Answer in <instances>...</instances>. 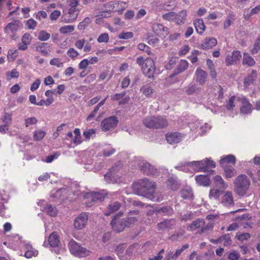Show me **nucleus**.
<instances>
[{
	"mask_svg": "<svg viewBox=\"0 0 260 260\" xmlns=\"http://www.w3.org/2000/svg\"><path fill=\"white\" fill-rule=\"evenodd\" d=\"M156 185L154 182L147 178H144L134 185L135 193L139 196L147 198L153 202H159L161 198L154 194Z\"/></svg>",
	"mask_w": 260,
	"mask_h": 260,
	"instance_id": "nucleus-1",
	"label": "nucleus"
},
{
	"mask_svg": "<svg viewBox=\"0 0 260 260\" xmlns=\"http://www.w3.org/2000/svg\"><path fill=\"white\" fill-rule=\"evenodd\" d=\"M234 185V191L238 196L242 197L246 194L250 185V181L246 175L241 174L236 178Z\"/></svg>",
	"mask_w": 260,
	"mask_h": 260,
	"instance_id": "nucleus-2",
	"label": "nucleus"
},
{
	"mask_svg": "<svg viewBox=\"0 0 260 260\" xmlns=\"http://www.w3.org/2000/svg\"><path fill=\"white\" fill-rule=\"evenodd\" d=\"M145 126L150 128H162L168 126L167 120L162 117H149L143 120Z\"/></svg>",
	"mask_w": 260,
	"mask_h": 260,
	"instance_id": "nucleus-3",
	"label": "nucleus"
},
{
	"mask_svg": "<svg viewBox=\"0 0 260 260\" xmlns=\"http://www.w3.org/2000/svg\"><path fill=\"white\" fill-rule=\"evenodd\" d=\"M118 118L116 116H112L105 118L101 123V128L104 132L112 131L117 126Z\"/></svg>",
	"mask_w": 260,
	"mask_h": 260,
	"instance_id": "nucleus-4",
	"label": "nucleus"
},
{
	"mask_svg": "<svg viewBox=\"0 0 260 260\" xmlns=\"http://www.w3.org/2000/svg\"><path fill=\"white\" fill-rule=\"evenodd\" d=\"M142 71L143 74L148 78H154V73L156 71L155 63L151 58H147L145 60L144 65H143Z\"/></svg>",
	"mask_w": 260,
	"mask_h": 260,
	"instance_id": "nucleus-5",
	"label": "nucleus"
},
{
	"mask_svg": "<svg viewBox=\"0 0 260 260\" xmlns=\"http://www.w3.org/2000/svg\"><path fill=\"white\" fill-rule=\"evenodd\" d=\"M188 165L195 167L196 168L194 169V170L197 171L206 172L207 171V167H215L214 162L212 160L208 159H207L205 160L192 161L188 163Z\"/></svg>",
	"mask_w": 260,
	"mask_h": 260,
	"instance_id": "nucleus-6",
	"label": "nucleus"
},
{
	"mask_svg": "<svg viewBox=\"0 0 260 260\" xmlns=\"http://www.w3.org/2000/svg\"><path fill=\"white\" fill-rule=\"evenodd\" d=\"M138 166L140 170L147 175H155L158 173L157 169L147 162L142 161Z\"/></svg>",
	"mask_w": 260,
	"mask_h": 260,
	"instance_id": "nucleus-7",
	"label": "nucleus"
},
{
	"mask_svg": "<svg viewBox=\"0 0 260 260\" xmlns=\"http://www.w3.org/2000/svg\"><path fill=\"white\" fill-rule=\"evenodd\" d=\"M87 214L85 212L81 213L75 219L74 223L75 228L77 230H82L84 229L87 223Z\"/></svg>",
	"mask_w": 260,
	"mask_h": 260,
	"instance_id": "nucleus-8",
	"label": "nucleus"
},
{
	"mask_svg": "<svg viewBox=\"0 0 260 260\" xmlns=\"http://www.w3.org/2000/svg\"><path fill=\"white\" fill-rule=\"evenodd\" d=\"M110 224L113 230L117 233L123 231L126 227H127L124 219H116V216H114Z\"/></svg>",
	"mask_w": 260,
	"mask_h": 260,
	"instance_id": "nucleus-9",
	"label": "nucleus"
},
{
	"mask_svg": "<svg viewBox=\"0 0 260 260\" xmlns=\"http://www.w3.org/2000/svg\"><path fill=\"white\" fill-rule=\"evenodd\" d=\"M241 58V54L239 51H234L232 54L228 55L225 58V63L227 66H231L233 64H237Z\"/></svg>",
	"mask_w": 260,
	"mask_h": 260,
	"instance_id": "nucleus-10",
	"label": "nucleus"
},
{
	"mask_svg": "<svg viewBox=\"0 0 260 260\" xmlns=\"http://www.w3.org/2000/svg\"><path fill=\"white\" fill-rule=\"evenodd\" d=\"M139 215V211L137 210L129 211L128 213L127 218H124L127 226L130 227L134 224L137 221Z\"/></svg>",
	"mask_w": 260,
	"mask_h": 260,
	"instance_id": "nucleus-11",
	"label": "nucleus"
},
{
	"mask_svg": "<svg viewBox=\"0 0 260 260\" xmlns=\"http://www.w3.org/2000/svg\"><path fill=\"white\" fill-rule=\"evenodd\" d=\"M221 204L222 206L227 207L234 206V198L231 191H228L225 192L222 197Z\"/></svg>",
	"mask_w": 260,
	"mask_h": 260,
	"instance_id": "nucleus-12",
	"label": "nucleus"
},
{
	"mask_svg": "<svg viewBox=\"0 0 260 260\" xmlns=\"http://www.w3.org/2000/svg\"><path fill=\"white\" fill-rule=\"evenodd\" d=\"M175 224V220L173 219H165L157 224V229L159 231H165L172 229Z\"/></svg>",
	"mask_w": 260,
	"mask_h": 260,
	"instance_id": "nucleus-13",
	"label": "nucleus"
},
{
	"mask_svg": "<svg viewBox=\"0 0 260 260\" xmlns=\"http://www.w3.org/2000/svg\"><path fill=\"white\" fill-rule=\"evenodd\" d=\"M152 29L156 35L163 38H165L169 34L168 28L161 24H153Z\"/></svg>",
	"mask_w": 260,
	"mask_h": 260,
	"instance_id": "nucleus-14",
	"label": "nucleus"
},
{
	"mask_svg": "<svg viewBox=\"0 0 260 260\" xmlns=\"http://www.w3.org/2000/svg\"><path fill=\"white\" fill-rule=\"evenodd\" d=\"M167 187L173 191H177L180 186V182L176 177H169L166 182Z\"/></svg>",
	"mask_w": 260,
	"mask_h": 260,
	"instance_id": "nucleus-15",
	"label": "nucleus"
},
{
	"mask_svg": "<svg viewBox=\"0 0 260 260\" xmlns=\"http://www.w3.org/2000/svg\"><path fill=\"white\" fill-rule=\"evenodd\" d=\"M181 197L187 200H193L194 199V195L192 188L188 186H186L182 188L180 191Z\"/></svg>",
	"mask_w": 260,
	"mask_h": 260,
	"instance_id": "nucleus-16",
	"label": "nucleus"
},
{
	"mask_svg": "<svg viewBox=\"0 0 260 260\" xmlns=\"http://www.w3.org/2000/svg\"><path fill=\"white\" fill-rule=\"evenodd\" d=\"M238 101H240L242 104V106L240 108V113L243 114L250 113L252 105L248 101L245 97L239 98Z\"/></svg>",
	"mask_w": 260,
	"mask_h": 260,
	"instance_id": "nucleus-17",
	"label": "nucleus"
},
{
	"mask_svg": "<svg viewBox=\"0 0 260 260\" xmlns=\"http://www.w3.org/2000/svg\"><path fill=\"white\" fill-rule=\"evenodd\" d=\"M182 136L180 133L175 132L168 133L166 135V140L167 142L170 144H174L179 143Z\"/></svg>",
	"mask_w": 260,
	"mask_h": 260,
	"instance_id": "nucleus-18",
	"label": "nucleus"
},
{
	"mask_svg": "<svg viewBox=\"0 0 260 260\" xmlns=\"http://www.w3.org/2000/svg\"><path fill=\"white\" fill-rule=\"evenodd\" d=\"M196 82L200 85H203L206 81L207 74V73L201 69L198 68L196 71Z\"/></svg>",
	"mask_w": 260,
	"mask_h": 260,
	"instance_id": "nucleus-19",
	"label": "nucleus"
},
{
	"mask_svg": "<svg viewBox=\"0 0 260 260\" xmlns=\"http://www.w3.org/2000/svg\"><path fill=\"white\" fill-rule=\"evenodd\" d=\"M122 164L120 161H117L116 162L114 166H113L112 168H111L109 170V172H107L105 175L104 178L106 179V180L108 182H112L111 177H112L113 175V173H115L117 172V170L118 169V168H122Z\"/></svg>",
	"mask_w": 260,
	"mask_h": 260,
	"instance_id": "nucleus-20",
	"label": "nucleus"
},
{
	"mask_svg": "<svg viewBox=\"0 0 260 260\" xmlns=\"http://www.w3.org/2000/svg\"><path fill=\"white\" fill-rule=\"evenodd\" d=\"M217 45V40L214 38H208L204 40L201 46L203 49H209Z\"/></svg>",
	"mask_w": 260,
	"mask_h": 260,
	"instance_id": "nucleus-21",
	"label": "nucleus"
},
{
	"mask_svg": "<svg viewBox=\"0 0 260 260\" xmlns=\"http://www.w3.org/2000/svg\"><path fill=\"white\" fill-rule=\"evenodd\" d=\"M188 67V63L186 60H181L174 73L170 76L173 77L178 74L183 72Z\"/></svg>",
	"mask_w": 260,
	"mask_h": 260,
	"instance_id": "nucleus-22",
	"label": "nucleus"
},
{
	"mask_svg": "<svg viewBox=\"0 0 260 260\" xmlns=\"http://www.w3.org/2000/svg\"><path fill=\"white\" fill-rule=\"evenodd\" d=\"M213 179L214 181L215 186L216 188L221 190L226 189L228 188V184L224 182V181L221 177V176L217 175L214 177Z\"/></svg>",
	"mask_w": 260,
	"mask_h": 260,
	"instance_id": "nucleus-23",
	"label": "nucleus"
},
{
	"mask_svg": "<svg viewBox=\"0 0 260 260\" xmlns=\"http://www.w3.org/2000/svg\"><path fill=\"white\" fill-rule=\"evenodd\" d=\"M121 206V204L118 202H115L109 204L107 208V211L105 213V215L109 216L111 214L118 210Z\"/></svg>",
	"mask_w": 260,
	"mask_h": 260,
	"instance_id": "nucleus-24",
	"label": "nucleus"
},
{
	"mask_svg": "<svg viewBox=\"0 0 260 260\" xmlns=\"http://www.w3.org/2000/svg\"><path fill=\"white\" fill-rule=\"evenodd\" d=\"M196 180L199 185L208 186L210 185V178L208 176L199 175L196 176Z\"/></svg>",
	"mask_w": 260,
	"mask_h": 260,
	"instance_id": "nucleus-25",
	"label": "nucleus"
},
{
	"mask_svg": "<svg viewBox=\"0 0 260 260\" xmlns=\"http://www.w3.org/2000/svg\"><path fill=\"white\" fill-rule=\"evenodd\" d=\"M223 190H221L218 188H215L213 187L210 189L209 198L210 200H218L221 194L223 193Z\"/></svg>",
	"mask_w": 260,
	"mask_h": 260,
	"instance_id": "nucleus-26",
	"label": "nucleus"
},
{
	"mask_svg": "<svg viewBox=\"0 0 260 260\" xmlns=\"http://www.w3.org/2000/svg\"><path fill=\"white\" fill-rule=\"evenodd\" d=\"M194 25L197 32L198 34H202L205 30V25L202 19H197L194 21Z\"/></svg>",
	"mask_w": 260,
	"mask_h": 260,
	"instance_id": "nucleus-27",
	"label": "nucleus"
},
{
	"mask_svg": "<svg viewBox=\"0 0 260 260\" xmlns=\"http://www.w3.org/2000/svg\"><path fill=\"white\" fill-rule=\"evenodd\" d=\"M204 221L201 219H198L193 221L188 227L187 230L193 231L204 225Z\"/></svg>",
	"mask_w": 260,
	"mask_h": 260,
	"instance_id": "nucleus-28",
	"label": "nucleus"
},
{
	"mask_svg": "<svg viewBox=\"0 0 260 260\" xmlns=\"http://www.w3.org/2000/svg\"><path fill=\"white\" fill-rule=\"evenodd\" d=\"M48 241L51 247L57 246L59 243V240L57 234L55 232L52 233L49 237Z\"/></svg>",
	"mask_w": 260,
	"mask_h": 260,
	"instance_id": "nucleus-29",
	"label": "nucleus"
},
{
	"mask_svg": "<svg viewBox=\"0 0 260 260\" xmlns=\"http://www.w3.org/2000/svg\"><path fill=\"white\" fill-rule=\"evenodd\" d=\"M186 11L183 10L180 11L179 13H176V17L175 18V22L177 24L184 23L186 19Z\"/></svg>",
	"mask_w": 260,
	"mask_h": 260,
	"instance_id": "nucleus-30",
	"label": "nucleus"
},
{
	"mask_svg": "<svg viewBox=\"0 0 260 260\" xmlns=\"http://www.w3.org/2000/svg\"><path fill=\"white\" fill-rule=\"evenodd\" d=\"M256 72L254 70H253L251 74L244 79V83L245 86L247 87L252 83L254 80L256 79Z\"/></svg>",
	"mask_w": 260,
	"mask_h": 260,
	"instance_id": "nucleus-31",
	"label": "nucleus"
},
{
	"mask_svg": "<svg viewBox=\"0 0 260 260\" xmlns=\"http://www.w3.org/2000/svg\"><path fill=\"white\" fill-rule=\"evenodd\" d=\"M142 93L146 96H150L154 91L153 89L148 84L143 85L140 89Z\"/></svg>",
	"mask_w": 260,
	"mask_h": 260,
	"instance_id": "nucleus-32",
	"label": "nucleus"
},
{
	"mask_svg": "<svg viewBox=\"0 0 260 260\" xmlns=\"http://www.w3.org/2000/svg\"><path fill=\"white\" fill-rule=\"evenodd\" d=\"M69 249L71 252L74 255H76L80 245H79L76 242L74 241H71L69 243Z\"/></svg>",
	"mask_w": 260,
	"mask_h": 260,
	"instance_id": "nucleus-33",
	"label": "nucleus"
},
{
	"mask_svg": "<svg viewBox=\"0 0 260 260\" xmlns=\"http://www.w3.org/2000/svg\"><path fill=\"white\" fill-rule=\"evenodd\" d=\"M49 47V45L46 43H40L36 47L37 50L40 52H41L44 55H47L48 51L46 50V48Z\"/></svg>",
	"mask_w": 260,
	"mask_h": 260,
	"instance_id": "nucleus-34",
	"label": "nucleus"
},
{
	"mask_svg": "<svg viewBox=\"0 0 260 260\" xmlns=\"http://www.w3.org/2000/svg\"><path fill=\"white\" fill-rule=\"evenodd\" d=\"M107 194H103L100 192H95L91 197L90 200L93 202L98 201H102L105 199Z\"/></svg>",
	"mask_w": 260,
	"mask_h": 260,
	"instance_id": "nucleus-35",
	"label": "nucleus"
},
{
	"mask_svg": "<svg viewBox=\"0 0 260 260\" xmlns=\"http://www.w3.org/2000/svg\"><path fill=\"white\" fill-rule=\"evenodd\" d=\"M236 158L233 155H229L220 160V164L223 165L224 163H229L234 164L235 163Z\"/></svg>",
	"mask_w": 260,
	"mask_h": 260,
	"instance_id": "nucleus-36",
	"label": "nucleus"
},
{
	"mask_svg": "<svg viewBox=\"0 0 260 260\" xmlns=\"http://www.w3.org/2000/svg\"><path fill=\"white\" fill-rule=\"evenodd\" d=\"M46 212L51 216L54 217L57 215L58 211L56 207L49 205L45 207Z\"/></svg>",
	"mask_w": 260,
	"mask_h": 260,
	"instance_id": "nucleus-37",
	"label": "nucleus"
},
{
	"mask_svg": "<svg viewBox=\"0 0 260 260\" xmlns=\"http://www.w3.org/2000/svg\"><path fill=\"white\" fill-rule=\"evenodd\" d=\"M91 20L89 17H86L84 20L79 23L78 25L79 30H83L91 23Z\"/></svg>",
	"mask_w": 260,
	"mask_h": 260,
	"instance_id": "nucleus-38",
	"label": "nucleus"
},
{
	"mask_svg": "<svg viewBox=\"0 0 260 260\" xmlns=\"http://www.w3.org/2000/svg\"><path fill=\"white\" fill-rule=\"evenodd\" d=\"M162 17L163 19L165 20H167L169 21H175V18L176 17V13L173 11L169 12L162 15Z\"/></svg>",
	"mask_w": 260,
	"mask_h": 260,
	"instance_id": "nucleus-39",
	"label": "nucleus"
},
{
	"mask_svg": "<svg viewBox=\"0 0 260 260\" xmlns=\"http://www.w3.org/2000/svg\"><path fill=\"white\" fill-rule=\"evenodd\" d=\"M243 64H247L248 66H252L255 64V61L251 56L247 54H244Z\"/></svg>",
	"mask_w": 260,
	"mask_h": 260,
	"instance_id": "nucleus-40",
	"label": "nucleus"
},
{
	"mask_svg": "<svg viewBox=\"0 0 260 260\" xmlns=\"http://www.w3.org/2000/svg\"><path fill=\"white\" fill-rule=\"evenodd\" d=\"M184 234V230H182L179 232H177L172 235L170 237V239H171L172 241H180L183 239Z\"/></svg>",
	"mask_w": 260,
	"mask_h": 260,
	"instance_id": "nucleus-41",
	"label": "nucleus"
},
{
	"mask_svg": "<svg viewBox=\"0 0 260 260\" xmlns=\"http://www.w3.org/2000/svg\"><path fill=\"white\" fill-rule=\"evenodd\" d=\"M90 252V251L86 248L80 246L75 255L79 257H84L89 255Z\"/></svg>",
	"mask_w": 260,
	"mask_h": 260,
	"instance_id": "nucleus-42",
	"label": "nucleus"
},
{
	"mask_svg": "<svg viewBox=\"0 0 260 260\" xmlns=\"http://www.w3.org/2000/svg\"><path fill=\"white\" fill-rule=\"evenodd\" d=\"M234 20V15H231L229 16L223 22V28L224 29H228L231 26V25L232 24Z\"/></svg>",
	"mask_w": 260,
	"mask_h": 260,
	"instance_id": "nucleus-43",
	"label": "nucleus"
},
{
	"mask_svg": "<svg viewBox=\"0 0 260 260\" xmlns=\"http://www.w3.org/2000/svg\"><path fill=\"white\" fill-rule=\"evenodd\" d=\"M221 241H223L224 246H230L232 244L231 236L229 234H225L221 236Z\"/></svg>",
	"mask_w": 260,
	"mask_h": 260,
	"instance_id": "nucleus-44",
	"label": "nucleus"
},
{
	"mask_svg": "<svg viewBox=\"0 0 260 260\" xmlns=\"http://www.w3.org/2000/svg\"><path fill=\"white\" fill-rule=\"evenodd\" d=\"M50 37V35L45 30L40 31L38 36V39L41 41L48 40Z\"/></svg>",
	"mask_w": 260,
	"mask_h": 260,
	"instance_id": "nucleus-45",
	"label": "nucleus"
},
{
	"mask_svg": "<svg viewBox=\"0 0 260 260\" xmlns=\"http://www.w3.org/2000/svg\"><path fill=\"white\" fill-rule=\"evenodd\" d=\"M188 247H189V245L187 244H186L183 245L180 249L177 250L176 251L175 253L173 255H172V259H177L178 258V257L181 254L183 250L187 249Z\"/></svg>",
	"mask_w": 260,
	"mask_h": 260,
	"instance_id": "nucleus-46",
	"label": "nucleus"
},
{
	"mask_svg": "<svg viewBox=\"0 0 260 260\" xmlns=\"http://www.w3.org/2000/svg\"><path fill=\"white\" fill-rule=\"evenodd\" d=\"M2 120L4 124L9 125L12 122V114L8 113H5Z\"/></svg>",
	"mask_w": 260,
	"mask_h": 260,
	"instance_id": "nucleus-47",
	"label": "nucleus"
},
{
	"mask_svg": "<svg viewBox=\"0 0 260 260\" xmlns=\"http://www.w3.org/2000/svg\"><path fill=\"white\" fill-rule=\"evenodd\" d=\"M133 37V33L132 32H121L118 35V38L120 39H129Z\"/></svg>",
	"mask_w": 260,
	"mask_h": 260,
	"instance_id": "nucleus-48",
	"label": "nucleus"
},
{
	"mask_svg": "<svg viewBox=\"0 0 260 260\" xmlns=\"http://www.w3.org/2000/svg\"><path fill=\"white\" fill-rule=\"evenodd\" d=\"M74 29V27L73 25L64 26L60 28V32L61 34H67L72 32Z\"/></svg>",
	"mask_w": 260,
	"mask_h": 260,
	"instance_id": "nucleus-49",
	"label": "nucleus"
},
{
	"mask_svg": "<svg viewBox=\"0 0 260 260\" xmlns=\"http://www.w3.org/2000/svg\"><path fill=\"white\" fill-rule=\"evenodd\" d=\"M260 49V36L255 40L253 47L251 49L252 53H257Z\"/></svg>",
	"mask_w": 260,
	"mask_h": 260,
	"instance_id": "nucleus-50",
	"label": "nucleus"
},
{
	"mask_svg": "<svg viewBox=\"0 0 260 260\" xmlns=\"http://www.w3.org/2000/svg\"><path fill=\"white\" fill-rule=\"evenodd\" d=\"M45 134V132L43 131H35L34 135V139L36 141H39L44 137Z\"/></svg>",
	"mask_w": 260,
	"mask_h": 260,
	"instance_id": "nucleus-51",
	"label": "nucleus"
},
{
	"mask_svg": "<svg viewBox=\"0 0 260 260\" xmlns=\"http://www.w3.org/2000/svg\"><path fill=\"white\" fill-rule=\"evenodd\" d=\"M109 40V35L107 33L102 34L98 38L99 43H107Z\"/></svg>",
	"mask_w": 260,
	"mask_h": 260,
	"instance_id": "nucleus-52",
	"label": "nucleus"
},
{
	"mask_svg": "<svg viewBox=\"0 0 260 260\" xmlns=\"http://www.w3.org/2000/svg\"><path fill=\"white\" fill-rule=\"evenodd\" d=\"M197 88L196 87V85L194 84H189V86L187 87V88L185 90V93L187 94L190 95L193 94L196 92L197 90Z\"/></svg>",
	"mask_w": 260,
	"mask_h": 260,
	"instance_id": "nucleus-53",
	"label": "nucleus"
},
{
	"mask_svg": "<svg viewBox=\"0 0 260 260\" xmlns=\"http://www.w3.org/2000/svg\"><path fill=\"white\" fill-rule=\"evenodd\" d=\"M236 237L241 241L244 240H247L250 238V235L249 233H243L242 234H237Z\"/></svg>",
	"mask_w": 260,
	"mask_h": 260,
	"instance_id": "nucleus-54",
	"label": "nucleus"
},
{
	"mask_svg": "<svg viewBox=\"0 0 260 260\" xmlns=\"http://www.w3.org/2000/svg\"><path fill=\"white\" fill-rule=\"evenodd\" d=\"M50 63L52 66H56L58 68H61L63 66V63L60 61L59 59L57 58H54L50 61Z\"/></svg>",
	"mask_w": 260,
	"mask_h": 260,
	"instance_id": "nucleus-55",
	"label": "nucleus"
},
{
	"mask_svg": "<svg viewBox=\"0 0 260 260\" xmlns=\"http://www.w3.org/2000/svg\"><path fill=\"white\" fill-rule=\"evenodd\" d=\"M5 29L8 32L11 31L13 33L17 30V26L15 24L9 23L5 27Z\"/></svg>",
	"mask_w": 260,
	"mask_h": 260,
	"instance_id": "nucleus-56",
	"label": "nucleus"
},
{
	"mask_svg": "<svg viewBox=\"0 0 260 260\" xmlns=\"http://www.w3.org/2000/svg\"><path fill=\"white\" fill-rule=\"evenodd\" d=\"M225 175L227 178H231L233 177L236 173L235 170L233 168L226 169L224 170Z\"/></svg>",
	"mask_w": 260,
	"mask_h": 260,
	"instance_id": "nucleus-57",
	"label": "nucleus"
},
{
	"mask_svg": "<svg viewBox=\"0 0 260 260\" xmlns=\"http://www.w3.org/2000/svg\"><path fill=\"white\" fill-rule=\"evenodd\" d=\"M26 25L29 29H34L37 25V22L31 18L26 21Z\"/></svg>",
	"mask_w": 260,
	"mask_h": 260,
	"instance_id": "nucleus-58",
	"label": "nucleus"
},
{
	"mask_svg": "<svg viewBox=\"0 0 260 260\" xmlns=\"http://www.w3.org/2000/svg\"><path fill=\"white\" fill-rule=\"evenodd\" d=\"M60 15L61 13L59 11L54 10L51 13L50 18L52 21L56 20L60 16Z\"/></svg>",
	"mask_w": 260,
	"mask_h": 260,
	"instance_id": "nucleus-59",
	"label": "nucleus"
},
{
	"mask_svg": "<svg viewBox=\"0 0 260 260\" xmlns=\"http://www.w3.org/2000/svg\"><path fill=\"white\" fill-rule=\"evenodd\" d=\"M67 54L70 57L74 58L78 55V53L74 48H71L68 50Z\"/></svg>",
	"mask_w": 260,
	"mask_h": 260,
	"instance_id": "nucleus-60",
	"label": "nucleus"
},
{
	"mask_svg": "<svg viewBox=\"0 0 260 260\" xmlns=\"http://www.w3.org/2000/svg\"><path fill=\"white\" fill-rule=\"evenodd\" d=\"M41 83V80L40 79H37L30 86V90L34 91L37 89Z\"/></svg>",
	"mask_w": 260,
	"mask_h": 260,
	"instance_id": "nucleus-61",
	"label": "nucleus"
},
{
	"mask_svg": "<svg viewBox=\"0 0 260 260\" xmlns=\"http://www.w3.org/2000/svg\"><path fill=\"white\" fill-rule=\"evenodd\" d=\"M78 9H77V7H71V8L69 9V13L70 15H72V18L71 19L72 20V21H74V20H75L77 17V16L78 15L77 14H74V12L76 11H77Z\"/></svg>",
	"mask_w": 260,
	"mask_h": 260,
	"instance_id": "nucleus-62",
	"label": "nucleus"
},
{
	"mask_svg": "<svg viewBox=\"0 0 260 260\" xmlns=\"http://www.w3.org/2000/svg\"><path fill=\"white\" fill-rule=\"evenodd\" d=\"M172 211V209L170 207H163L161 208L160 209L156 208L155 209L156 212H162L164 213H169L170 214H171V212Z\"/></svg>",
	"mask_w": 260,
	"mask_h": 260,
	"instance_id": "nucleus-63",
	"label": "nucleus"
},
{
	"mask_svg": "<svg viewBox=\"0 0 260 260\" xmlns=\"http://www.w3.org/2000/svg\"><path fill=\"white\" fill-rule=\"evenodd\" d=\"M38 120L35 117H30L25 119L26 126H28L29 124H35L37 123Z\"/></svg>",
	"mask_w": 260,
	"mask_h": 260,
	"instance_id": "nucleus-64",
	"label": "nucleus"
}]
</instances>
